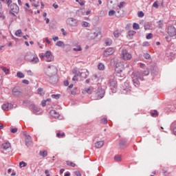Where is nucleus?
<instances>
[{
	"label": "nucleus",
	"instance_id": "nucleus-1",
	"mask_svg": "<svg viewBox=\"0 0 176 176\" xmlns=\"http://www.w3.org/2000/svg\"><path fill=\"white\" fill-rule=\"evenodd\" d=\"M149 75V70L146 69L144 72H133L132 74V80L134 86L138 87L140 86V80H144V76Z\"/></svg>",
	"mask_w": 176,
	"mask_h": 176
},
{
	"label": "nucleus",
	"instance_id": "nucleus-2",
	"mask_svg": "<svg viewBox=\"0 0 176 176\" xmlns=\"http://www.w3.org/2000/svg\"><path fill=\"white\" fill-rule=\"evenodd\" d=\"M108 86H109L111 90H112L113 93L116 92V89H118V81H116V78L115 76H111L109 78Z\"/></svg>",
	"mask_w": 176,
	"mask_h": 176
},
{
	"label": "nucleus",
	"instance_id": "nucleus-3",
	"mask_svg": "<svg viewBox=\"0 0 176 176\" xmlns=\"http://www.w3.org/2000/svg\"><path fill=\"white\" fill-rule=\"evenodd\" d=\"M25 60L29 61L31 64H38L39 63V58L32 54H28L25 56Z\"/></svg>",
	"mask_w": 176,
	"mask_h": 176
},
{
	"label": "nucleus",
	"instance_id": "nucleus-4",
	"mask_svg": "<svg viewBox=\"0 0 176 176\" xmlns=\"http://www.w3.org/2000/svg\"><path fill=\"white\" fill-rule=\"evenodd\" d=\"M124 69V65L122 62H118L116 64V72H117V76H120V78H123V76H122L121 72H123V70Z\"/></svg>",
	"mask_w": 176,
	"mask_h": 176
},
{
	"label": "nucleus",
	"instance_id": "nucleus-5",
	"mask_svg": "<svg viewBox=\"0 0 176 176\" xmlns=\"http://www.w3.org/2000/svg\"><path fill=\"white\" fill-rule=\"evenodd\" d=\"M120 57L122 58V60H131L133 56H131V54L127 51V50H122Z\"/></svg>",
	"mask_w": 176,
	"mask_h": 176
},
{
	"label": "nucleus",
	"instance_id": "nucleus-6",
	"mask_svg": "<svg viewBox=\"0 0 176 176\" xmlns=\"http://www.w3.org/2000/svg\"><path fill=\"white\" fill-rule=\"evenodd\" d=\"M10 13H11V14H13V16H14V14H17V13H19L20 8H19V6H17V4L13 3L10 5Z\"/></svg>",
	"mask_w": 176,
	"mask_h": 176
},
{
	"label": "nucleus",
	"instance_id": "nucleus-7",
	"mask_svg": "<svg viewBox=\"0 0 176 176\" xmlns=\"http://www.w3.org/2000/svg\"><path fill=\"white\" fill-rule=\"evenodd\" d=\"M56 72H57V67L54 65L48 66V68L47 69V74L48 76H53Z\"/></svg>",
	"mask_w": 176,
	"mask_h": 176
},
{
	"label": "nucleus",
	"instance_id": "nucleus-8",
	"mask_svg": "<svg viewBox=\"0 0 176 176\" xmlns=\"http://www.w3.org/2000/svg\"><path fill=\"white\" fill-rule=\"evenodd\" d=\"M122 94H129L131 89H130V85H129L128 82H125L122 85V89L121 90Z\"/></svg>",
	"mask_w": 176,
	"mask_h": 176
},
{
	"label": "nucleus",
	"instance_id": "nucleus-9",
	"mask_svg": "<svg viewBox=\"0 0 176 176\" xmlns=\"http://www.w3.org/2000/svg\"><path fill=\"white\" fill-rule=\"evenodd\" d=\"M66 23L70 25V27H78V20L74 18L67 19Z\"/></svg>",
	"mask_w": 176,
	"mask_h": 176
},
{
	"label": "nucleus",
	"instance_id": "nucleus-10",
	"mask_svg": "<svg viewBox=\"0 0 176 176\" xmlns=\"http://www.w3.org/2000/svg\"><path fill=\"white\" fill-rule=\"evenodd\" d=\"M45 61L47 63H52L54 60V57L52 54V52L50 51H47L45 53Z\"/></svg>",
	"mask_w": 176,
	"mask_h": 176
},
{
	"label": "nucleus",
	"instance_id": "nucleus-11",
	"mask_svg": "<svg viewBox=\"0 0 176 176\" xmlns=\"http://www.w3.org/2000/svg\"><path fill=\"white\" fill-rule=\"evenodd\" d=\"M113 53H115V50L112 47H109L104 51L103 54L105 57H108V56H112Z\"/></svg>",
	"mask_w": 176,
	"mask_h": 176
},
{
	"label": "nucleus",
	"instance_id": "nucleus-12",
	"mask_svg": "<svg viewBox=\"0 0 176 176\" xmlns=\"http://www.w3.org/2000/svg\"><path fill=\"white\" fill-rule=\"evenodd\" d=\"M168 34L171 37L176 36V29L174 26H169L168 28Z\"/></svg>",
	"mask_w": 176,
	"mask_h": 176
},
{
	"label": "nucleus",
	"instance_id": "nucleus-13",
	"mask_svg": "<svg viewBox=\"0 0 176 176\" xmlns=\"http://www.w3.org/2000/svg\"><path fill=\"white\" fill-rule=\"evenodd\" d=\"M98 35H101V32H100V31L92 32L89 34L88 38L91 40L96 39V38H97V36H98Z\"/></svg>",
	"mask_w": 176,
	"mask_h": 176
},
{
	"label": "nucleus",
	"instance_id": "nucleus-14",
	"mask_svg": "<svg viewBox=\"0 0 176 176\" xmlns=\"http://www.w3.org/2000/svg\"><path fill=\"white\" fill-rule=\"evenodd\" d=\"M104 95H105V91L102 89V88H99L98 89V91L96 92L98 100H101V98H103Z\"/></svg>",
	"mask_w": 176,
	"mask_h": 176
},
{
	"label": "nucleus",
	"instance_id": "nucleus-15",
	"mask_svg": "<svg viewBox=\"0 0 176 176\" xmlns=\"http://www.w3.org/2000/svg\"><path fill=\"white\" fill-rule=\"evenodd\" d=\"M3 111H9L13 108V104L12 103H6L1 106Z\"/></svg>",
	"mask_w": 176,
	"mask_h": 176
},
{
	"label": "nucleus",
	"instance_id": "nucleus-16",
	"mask_svg": "<svg viewBox=\"0 0 176 176\" xmlns=\"http://www.w3.org/2000/svg\"><path fill=\"white\" fill-rule=\"evenodd\" d=\"M12 94H13L14 96H15V97H19V96H21V94H22L21 89L14 87L12 89Z\"/></svg>",
	"mask_w": 176,
	"mask_h": 176
},
{
	"label": "nucleus",
	"instance_id": "nucleus-17",
	"mask_svg": "<svg viewBox=\"0 0 176 176\" xmlns=\"http://www.w3.org/2000/svg\"><path fill=\"white\" fill-rule=\"evenodd\" d=\"M11 146L12 145L10 144V143L6 142L2 144L1 148L3 149V151H8V149L11 148Z\"/></svg>",
	"mask_w": 176,
	"mask_h": 176
},
{
	"label": "nucleus",
	"instance_id": "nucleus-18",
	"mask_svg": "<svg viewBox=\"0 0 176 176\" xmlns=\"http://www.w3.org/2000/svg\"><path fill=\"white\" fill-rule=\"evenodd\" d=\"M81 72V75L80 77L82 78L83 79H86L87 76H89V70L84 69Z\"/></svg>",
	"mask_w": 176,
	"mask_h": 176
},
{
	"label": "nucleus",
	"instance_id": "nucleus-19",
	"mask_svg": "<svg viewBox=\"0 0 176 176\" xmlns=\"http://www.w3.org/2000/svg\"><path fill=\"white\" fill-rule=\"evenodd\" d=\"M50 115L52 116V118H59L60 113L56 111V110H51L50 111Z\"/></svg>",
	"mask_w": 176,
	"mask_h": 176
},
{
	"label": "nucleus",
	"instance_id": "nucleus-20",
	"mask_svg": "<svg viewBox=\"0 0 176 176\" xmlns=\"http://www.w3.org/2000/svg\"><path fill=\"white\" fill-rule=\"evenodd\" d=\"M95 146L96 148H97L98 149H99L100 148H102V146H104V141H98L96 142L95 143Z\"/></svg>",
	"mask_w": 176,
	"mask_h": 176
},
{
	"label": "nucleus",
	"instance_id": "nucleus-21",
	"mask_svg": "<svg viewBox=\"0 0 176 176\" xmlns=\"http://www.w3.org/2000/svg\"><path fill=\"white\" fill-rule=\"evenodd\" d=\"M40 156H42V157H46L47 156V151H41L39 152Z\"/></svg>",
	"mask_w": 176,
	"mask_h": 176
},
{
	"label": "nucleus",
	"instance_id": "nucleus-22",
	"mask_svg": "<svg viewBox=\"0 0 176 176\" xmlns=\"http://www.w3.org/2000/svg\"><path fill=\"white\" fill-rule=\"evenodd\" d=\"M98 68L100 71H104L105 69V65L102 63H99Z\"/></svg>",
	"mask_w": 176,
	"mask_h": 176
},
{
	"label": "nucleus",
	"instance_id": "nucleus-23",
	"mask_svg": "<svg viewBox=\"0 0 176 176\" xmlns=\"http://www.w3.org/2000/svg\"><path fill=\"white\" fill-rule=\"evenodd\" d=\"M104 43L107 46H111V45H112V40L111 38H107L104 41Z\"/></svg>",
	"mask_w": 176,
	"mask_h": 176
},
{
	"label": "nucleus",
	"instance_id": "nucleus-24",
	"mask_svg": "<svg viewBox=\"0 0 176 176\" xmlns=\"http://www.w3.org/2000/svg\"><path fill=\"white\" fill-rule=\"evenodd\" d=\"M56 46H58V47H61L63 46H65V45L64 44V42L59 41L56 42Z\"/></svg>",
	"mask_w": 176,
	"mask_h": 176
},
{
	"label": "nucleus",
	"instance_id": "nucleus-25",
	"mask_svg": "<svg viewBox=\"0 0 176 176\" xmlns=\"http://www.w3.org/2000/svg\"><path fill=\"white\" fill-rule=\"evenodd\" d=\"M151 116H153V118H157V116H159V113H157V111L154 110L151 113Z\"/></svg>",
	"mask_w": 176,
	"mask_h": 176
},
{
	"label": "nucleus",
	"instance_id": "nucleus-26",
	"mask_svg": "<svg viewBox=\"0 0 176 176\" xmlns=\"http://www.w3.org/2000/svg\"><path fill=\"white\" fill-rule=\"evenodd\" d=\"M73 74H74L75 76H80L82 75L81 72L78 71L77 69H74Z\"/></svg>",
	"mask_w": 176,
	"mask_h": 176
},
{
	"label": "nucleus",
	"instance_id": "nucleus-27",
	"mask_svg": "<svg viewBox=\"0 0 176 176\" xmlns=\"http://www.w3.org/2000/svg\"><path fill=\"white\" fill-rule=\"evenodd\" d=\"M25 142L27 146H28V145H30V142H31V136L30 135L26 137Z\"/></svg>",
	"mask_w": 176,
	"mask_h": 176
},
{
	"label": "nucleus",
	"instance_id": "nucleus-28",
	"mask_svg": "<svg viewBox=\"0 0 176 176\" xmlns=\"http://www.w3.org/2000/svg\"><path fill=\"white\" fill-rule=\"evenodd\" d=\"M38 94H40V96H43L45 94V91H43V88H38L37 89Z\"/></svg>",
	"mask_w": 176,
	"mask_h": 176
},
{
	"label": "nucleus",
	"instance_id": "nucleus-29",
	"mask_svg": "<svg viewBox=\"0 0 176 176\" xmlns=\"http://www.w3.org/2000/svg\"><path fill=\"white\" fill-rule=\"evenodd\" d=\"M16 76H17L18 78H20L21 79H23V78L25 77L24 74H23V72H18L16 73Z\"/></svg>",
	"mask_w": 176,
	"mask_h": 176
},
{
	"label": "nucleus",
	"instance_id": "nucleus-30",
	"mask_svg": "<svg viewBox=\"0 0 176 176\" xmlns=\"http://www.w3.org/2000/svg\"><path fill=\"white\" fill-rule=\"evenodd\" d=\"M21 34H23V32L21 31V30H18L15 32L16 36H18L19 38L21 36Z\"/></svg>",
	"mask_w": 176,
	"mask_h": 176
},
{
	"label": "nucleus",
	"instance_id": "nucleus-31",
	"mask_svg": "<svg viewBox=\"0 0 176 176\" xmlns=\"http://www.w3.org/2000/svg\"><path fill=\"white\" fill-rule=\"evenodd\" d=\"M92 91H93V87H89V88L85 89V91L86 93H87V94H91Z\"/></svg>",
	"mask_w": 176,
	"mask_h": 176
},
{
	"label": "nucleus",
	"instance_id": "nucleus-32",
	"mask_svg": "<svg viewBox=\"0 0 176 176\" xmlns=\"http://www.w3.org/2000/svg\"><path fill=\"white\" fill-rule=\"evenodd\" d=\"M157 23L158 28H163V27L164 26V25L163 24V21H159L158 22H157Z\"/></svg>",
	"mask_w": 176,
	"mask_h": 176
},
{
	"label": "nucleus",
	"instance_id": "nucleus-33",
	"mask_svg": "<svg viewBox=\"0 0 176 176\" xmlns=\"http://www.w3.org/2000/svg\"><path fill=\"white\" fill-rule=\"evenodd\" d=\"M1 69L2 71H3L6 75H8V74H9V69L6 68V67H1Z\"/></svg>",
	"mask_w": 176,
	"mask_h": 176
},
{
	"label": "nucleus",
	"instance_id": "nucleus-34",
	"mask_svg": "<svg viewBox=\"0 0 176 176\" xmlns=\"http://www.w3.org/2000/svg\"><path fill=\"white\" fill-rule=\"evenodd\" d=\"M66 163L67 166H69L70 167H75V166H76V164L72 162L67 161Z\"/></svg>",
	"mask_w": 176,
	"mask_h": 176
},
{
	"label": "nucleus",
	"instance_id": "nucleus-35",
	"mask_svg": "<svg viewBox=\"0 0 176 176\" xmlns=\"http://www.w3.org/2000/svg\"><path fill=\"white\" fill-rule=\"evenodd\" d=\"M133 30H140V25L137 23H134L133 24Z\"/></svg>",
	"mask_w": 176,
	"mask_h": 176
},
{
	"label": "nucleus",
	"instance_id": "nucleus-36",
	"mask_svg": "<svg viewBox=\"0 0 176 176\" xmlns=\"http://www.w3.org/2000/svg\"><path fill=\"white\" fill-rule=\"evenodd\" d=\"M113 35H114L115 38H119V36L120 35V32H119V30H116L113 32Z\"/></svg>",
	"mask_w": 176,
	"mask_h": 176
},
{
	"label": "nucleus",
	"instance_id": "nucleus-37",
	"mask_svg": "<svg viewBox=\"0 0 176 176\" xmlns=\"http://www.w3.org/2000/svg\"><path fill=\"white\" fill-rule=\"evenodd\" d=\"M5 14L3 12V11H0V20L3 21V19H5Z\"/></svg>",
	"mask_w": 176,
	"mask_h": 176
},
{
	"label": "nucleus",
	"instance_id": "nucleus-38",
	"mask_svg": "<svg viewBox=\"0 0 176 176\" xmlns=\"http://www.w3.org/2000/svg\"><path fill=\"white\" fill-rule=\"evenodd\" d=\"M92 79L94 80H96V82H98V80H100V78L98 77V76H97V74H94L93 76H92Z\"/></svg>",
	"mask_w": 176,
	"mask_h": 176
},
{
	"label": "nucleus",
	"instance_id": "nucleus-39",
	"mask_svg": "<svg viewBox=\"0 0 176 176\" xmlns=\"http://www.w3.org/2000/svg\"><path fill=\"white\" fill-rule=\"evenodd\" d=\"M143 56L144 57V58H146V60H149L151 58V54L148 53H144Z\"/></svg>",
	"mask_w": 176,
	"mask_h": 176
},
{
	"label": "nucleus",
	"instance_id": "nucleus-40",
	"mask_svg": "<svg viewBox=\"0 0 176 176\" xmlns=\"http://www.w3.org/2000/svg\"><path fill=\"white\" fill-rule=\"evenodd\" d=\"M51 97L52 98H54L55 100H58V98H60V94H52Z\"/></svg>",
	"mask_w": 176,
	"mask_h": 176
},
{
	"label": "nucleus",
	"instance_id": "nucleus-41",
	"mask_svg": "<svg viewBox=\"0 0 176 176\" xmlns=\"http://www.w3.org/2000/svg\"><path fill=\"white\" fill-rule=\"evenodd\" d=\"M26 166H27V163H25L23 161L19 163V166L21 168L23 167H25Z\"/></svg>",
	"mask_w": 176,
	"mask_h": 176
},
{
	"label": "nucleus",
	"instance_id": "nucleus-42",
	"mask_svg": "<svg viewBox=\"0 0 176 176\" xmlns=\"http://www.w3.org/2000/svg\"><path fill=\"white\" fill-rule=\"evenodd\" d=\"M74 52H81L82 47L80 45L77 46V48H73Z\"/></svg>",
	"mask_w": 176,
	"mask_h": 176
},
{
	"label": "nucleus",
	"instance_id": "nucleus-43",
	"mask_svg": "<svg viewBox=\"0 0 176 176\" xmlns=\"http://www.w3.org/2000/svg\"><path fill=\"white\" fill-rule=\"evenodd\" d=\"M115 13H116V12L113 10H111L109 12V16L110 17H112V16H113V14H115Z\"/></svg>",
	"mask_w": 176,
	"mask_h": 176
},
{
	"label": "nucleus",
	"instance_id": "nucleus-44",
	"mask_svg": "<svg viewBox=\"0 0 176 176\" xmlns=\"http://www.w3.org/2000/svg\"><path fill=\"white\" fill-rule=\"evenodd\" d=\"M114 160H116V162H120V160H122V158L119 155H116L114 157Z\"/></svg>",
	"mask_w": 176,
	"mask_h": 176
},
{
	"label": "nucleus",
	"instance_id": "nucleus-45",
	"mask_svg": "<svg viewBox=\"0 0 176 176\" xmlns=\"http://www.w3.org/2000/svg\"><path fill=\"white\" fill-rule=\"evenodd\" d=\"M27 75L29 76H34V73L31 70L26 71Z\"/></svg>",
	"mask_w": 176,
	"mask_h": 176
},
{
	"label": "nucleus",
	"instance_id": "nucleus-46",
	"mask_svg": "<svg viewBox=\"0 0 176 176\" xmlns=\"http://www.w3.org/2000/svg\"><path fill=\"white\" fill-rule=\"evenodd\" d=\"M6 3L8 8H10V5H12V0H6Z\"/></svg>",
	"mask_w": 176,
	"mask_h": 176
},
{
	"label": "nucleus",
	"instance_id": "nucleus-47",
	"mask_svg": "<svg viewBox=\"0 0 176 176\" xmlns=\"http://www.w3.org/2000/svg\"><path fill=\"white\" fill-rule=\"evenodd\" d=\"M126 3V2H124V1H121L120 3V4L118 5V8H120V9H123V5H124Z\"/></svg>",
	"mask_w": 176,
	"mask_h": 176
},
{
	"label": "nucleus",
	"instance_id": "nucleus-48",
	"mask_svg": "<svg viewBox=\"0 0 176 176\" xmlns=\"http://www.w3.org/2000/svg\"><path fill=\"white\" fill-rule=\"evenodd\" d=\"M146 39H152V38H153V34L152 33H149L146 35Z\"/></svg>",
	"mask_w": 176,
	"mask_h": 176
},
{
	"label": "nucleus",
	"instance_id": "nucleus-49",
	"mask_svg": "<svg viewBox=\"0 0 176 176\" xmlns=\"http://www.w3.org/2000/svg\"><path fill=\"white\" fill-rule=\"evenodd\" d=\"M65 135V133H56V136L58 138H60L61 137H64Z\"/></svg>",
	"mask_w": 176,
	"mask_h": 176
},
{
	"label": "nucleus",
	"instance_id": "nucleus-50",
	"mask_svg": "<svg viewBox=\"0 0 176 176\" xmlns=\"http://www.w3.org/2000/svg\"><path fill=\"white\" fill-rule=\"evenodd\" d=\"M126 142L124 141V140H120V146H124V145H126Z\"/></svg>",
	"mask_w": 176,
	"mask_h": 176
},
{
	"label": "nucleus",
	"instance_id": "nucleus-51",
	"mask_svg": "<svg viewBox=\"0 0 176 176\" xmlns=\"http://www.w3.org/2000/svg\"><path fill=\"white\" fill-rule=\"evenodd\" d=\"M142 46H143V47H145L146 46H149V43L148 41H144L143 42V43L142 44Z\"/></svg>",
	"mask_w": 176,
	"mask_h": 176
},
{
	"label": "nucleus",
	"instance_id": "nucleus-52",
	"mask_svg": "<svg viewBox=\"0 0 176 176\" xmlns=\"http://www.w3.org/2000/svg\"><path fill=\"white\" fill-rule=\"evenodd\" d=\"M138 17H144V12H142V11L138 12Z\"/></svg>",
	"mask_w": 176,
	"mask_h": 176
},
{
	"label": "nucleus",
	"instance_id": "nucleus-53",
	"mask_svg": "<svg viewBox=\"0 0 176 176\" xmlns=\"http://www.w3.org/2000/svg\"><path fill=\"white\" fill-rule=\"evenodd\" d=\"M89 25H90V24L87 21L82 22V27H89Z\"/></svg>",
	"mask_w": 176,
	"mask_h": 176
},
{
	"label": "nucleus",
	"instance_id": "nucleus-54",
	"mask_svg": "<svg viewBox=\"0 0 176 176\" xmlns=\"http://www.w3.org/2000/svg\"><path fill=\"white\" fill-rule=\"evenodd\" d=\"M134 34H135V32L133 31V30H130L129 32H128V35L129 36H133V35H134Z\"/></svg>",
	"mask_w": 176,
	"mask_h": 176
},
{
	"label": "nucleus",
	"instance_id": "nucleus-55",
	"mask_svg": "<svg viewBox=\"0 0 176 176\" xmlns=\"http://www.w3.org/2000/svg\"><path fill=\"white\" fill-rule=\"evenodd\" d=\"M153 8H156V9H157V8H159V4L157 3V1H155L153 4Z\"/></svg>",
	"mask_w": 176,
	"mask_h": 176
},
{
	"label": "nucleus",
	"instance_id": "nucleus-56",
	"mask_svg": "<svg viewBox=\"0 0 176 176\" xmlns=\"http://www.w3.org/2000/svg\"><path fill=\"white\" fill-rule=\"evenodd\" d=\"M73 82H78L79 80V78H78V76H74L72 78Z\"/></svg>",
	"mask_w": 176,
	"mask_h": 176
},
{
	"label": "nucleus",
	"instance_id": "nucleus-57",
	"mask_svg": "<svg viewBox=\"0 0 176 176\" xmlns=\"http://www.w3.org/2000/svg\"><path fill=\"white\" fill-rule=\"evenodd\" d=\"M101 122L104 124H107V123H108V120H107V118H103V119H102Z\"/></svg>",
	"mask_w": 176,
	"mask_h": 176
},
{
	"label": "nucleus",
	"instance_id": "nucleus-58",
	"mask_svg": "<svg viewBox=\"0 0 176 176\" xmlns=\"http://www.w3.org/2000/svg\"><path fill=\"white\" fill-rule=\"evenodd\" d=\"M75 175L76 176H82V173H80V171H79V170L75 171Z\"/></svg>",
	"mask_w": 176,
	"mask_h": 176
},
{
	"label": "nucleus",
	"instance_id": "nucleus-59",
	"mask_svg": "<svg viewBox=\"0 0 176 176\" xmlns=\"http://www.w3.org/2000/svg\"><path fill=\"white\" fill-rule=\"evenodd\" d=\"M22 83H24L25 85H30V81H28V80H23Z\"/></svg>",
	"mask_w": 176,
	"mask_h": 176
},
{
	"label": "nucleus",
	"instance_id": "nucleus-60",
	"mask_svg": "<svg viewBox=\"0 0 176 176\" xmlns=\"http://www.w3.org/2000/svg\"><path fill=\"white\" fill-rule=\"evenodd\" d=\"M60 31H61V32H63V35L64 36H65V35H67V32H65V30H64V28H62V29L60 30Z\"/></svg>",
	"mask_w": 176,
	"mask_h": 176
},
{
	"label": "nucleus",
	"instance_id": "nucleus-61",
	"mask_svg": "<svg viewBox=\"0 0 176 176\" xmlns=\"http://www.w3.org/2000/svg\"><path fill=\"white\" fill-rule=\"evenodd\" d=\"M17 131V128H14L11 129V133H13L14 134L16 133Z\"/></svg>",
	"mask_w": 176,
	"mask_h": 176
},
{
	"label": "nucleus",
	"instance_id": "nucleus-62",
	"mask_svg": "<svg viewBox=\"0 0 176 176\" xmlns=\"http://www.w3.org/2000/svg\"><path fill=\"white\" fill-rule=\"evenodd\" d=\"M42 107H46V100H43L41 102Z\"/></svg>",
	"mask_w": 176,
	"mask_h": 176
},
{
	"label": "nucleus",
	"instance_id": "nucleus-63",
	"mask_svg": "<svg viewBox=\"0 0 176 176\" xmlns=\"http://www.w3.org/2000/svg\"><path fill=\"white\" fill-rule=\"evenodd\" d=\"M32 6H34V8H38V7H39V1H38L36 4L32 3Z\"/></svg>",
	"mask_w": 176,
	"mask_h": 176
},
{
	"label": "nucleus",
	"instance_id": "nucleus-64",
	"mask_svg": "<svg viewBox=\"0 0 176 176\" xmlns=\"http://www.w3.org/2000/svg\"><path fill=\"white\" fill-rule=\"evenodd\" d=\"M53 8H54L55 9H58V5L56 4V3H54L52 5Z\"/></svg>",
	"mask_w": 176,
	"mask_h": 176
}]
</instances>
